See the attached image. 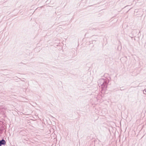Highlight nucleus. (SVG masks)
<instances>
[{"label":"nucleus","instance_id":"nucleus-1","mask_svg":"<svg viewBox=\"0 0 146 146\" xmlns=\"http://www.w3.org/2000/svg\"><path fill=\"white\" fill-rule=\"evenodd\" d=\"M6 144V142L3 140H2L1 141H0V146H1L2 145H5Z\"/></svg>","mask_w":146,"mask_h":146}]
</instances>
